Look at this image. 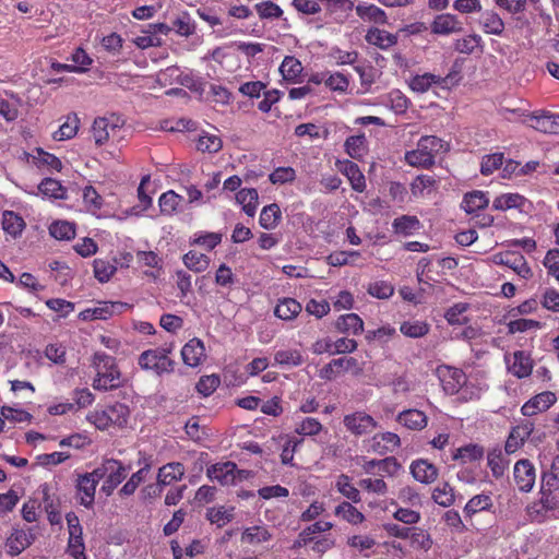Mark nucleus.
I'll use <instances>...</instances> for the list:
<instances>
[{
  "label": "nucleus",
  "mask_w": 559,
  "mask_h": 559,
  "mask_svg": "<svg viewBox=\"0 0 559 559\" xmlns=\"http://www.w3.org/2000/svg\"><path fill=\"white\" fill-rule=\"evenodd\" d=\"M92 367L95 370V378L92 383L95 390L109 391L122 384L121 372L114 357L105 353H95Z\"/></svg>",
  "instance_id": "nucleus-1"
},
{
  "label": "nucleus",
  "mask_w": 559,
  "mask_h": 559,
  "mask_svg": "<svg viewBox=\"0 0 559 559\" xmlns=\"http://www.w3.org/2000/svg\"><path fill=\"white\" fill-rule=\"evenodd\" d=\"M449 150L447 142L435 135L421 136L415 150L405 153V160L409 166L429 168L435 158Z\"/></svg>",
  "instance_id": "nucleus-2"
},
{
  "label": "nucleus",
  "mask_w": 559,
  "mask_h": 559,
  "mask_svg": "<svg viewBox=\"0 0 559 559\" xmlns=\"http://www.w3.org/2000/svg\"><path fill=\"white\" fill-rule=\"evenodd\" d=\"M170 353V347L146 349L140 354L138 364L142 370L151 371L158 377L171 373L176 362L169 357Z\"/></svg>",
  "instance_id": "nucleus-3"
},
{
  "label": "nucleus",
  "mask_w": 559,
  "mask_h": 559,
  "mask_svg": "<svg viewBox=\"0 0 559 559\" xmlns=\"http://www.w3.org/2000/svg\"><path fill=\"white\" fill-rule=\"evenodd\" d=\"M95 472H97L99 480L105 478L102 489L110 495L127 477L128 469L120 461L109 459L96 467Z\"/></svg>",
  "instance_id": "nucleus-4"
},
{
  "label": "nucleus",
  "mask_w": 559,
  "mask_h": 559,
  "mask_svg": "<svg viewBox=\"0 0 559 559\" xmlns=\"http://www.w3.org/2000/svg\"><path fill=\"white\" fill-rule=\"evenodd\" d=\"M124 126V119L111 114L105 117H98L92 126V134L97 145L105 144L110 136H114Z\"/></svg>",
  "instance_id": "nucleus-5"
},
{
  "label": "nucleus",
  "mask_w": 559,
  "mask_h": 559,
  "mask_svg": "<svg viewBox=\"0 0 559 559\" xmlns=\"http://www.w3.org/2000/svg\"><path fill=\"white\" fill-rule=\"evenodd\" d=\"M95 469L91 473L80 474L76 478V499L80 503L86 508H90L94 503L96 486L99 483Z\"/></svg>",
  "instance_id": "nucleus-6"
},
{
  "label": "nucleus",
  "mask_w": 559,
  "mask_h": 559,
  "mask_svg": "<svg viewBox=\"0 0 559 559\" xmlns=\"http://www.w3.org/2000/svg\"><path fill=\"white\" fill-rule=\"evenodd\" d=\"M343 423L346 429L355 436L370 433L378 426L376 419L365 412L348 414L344 417Z\"/></svg>",
  "instance_id": "nucleus-7"
},
{
  "label": "nucleus",
  "mask_w": 559,
  "mask_h": 559,
  "mask_svg": "<svg viewBox=\"0 0 559 559\" xmlns=\"http://www.w3.org/2000/svg\"><path fill=\"white\" fill-rule=\"evenodd\" d=\"M438 374L447 394L453 395L466 384V374L457 368L442 366L438 369Z\"/></svg>",
  "instance_id": "nucleus-8"
},
{
  "label": "nucleus",
  "mask_w": 559,
  "mask_h": 559,
  "mask_svg": "<svg viewBox=\"0 0 559 559\" xmlns=\"http://www.w3.org/2000/svg\"><path fill=\"white\" fill-rule=\"evenodd\" d=\"M557 402L554 392L544 391L531 397L521 407V413L525 417H532L548 411Z\"/></svg>",
  "instance_id": "nucleus-9"
},
{
  "label": "nucleus",
  "mask_w": 559,
  "mask_h": 559,
  "mask_svg": "<svg viewBox=\"0 0 559 559\" xmlns=\"http://www.w3.org/2000/svg\"><path fill=\"white\" fill-rule=\"evenodd\" d=\"M401 445L400 437L394 432L376 433L368 440V451L379 455L394 452Z\"/></svg>",
  "instance_id": "nucleus-10"
},
{
  "label": "nucleus",
  "mask_w": 559,
  "mask_h": 559,
  "mask_svg": "<svg viewBox=\"0 0 559 559\" xmlns=\"http://www.w3.org/2000/svg\"><path fill=\"white\" fill-rule=\"evenodd\" d=\"M39 490L43 495V504L47 513L48 521L51 525L60 524V499L56 495L53 487L49 484H43L40 485Z\"/></svg>",
  "instance_id": "nucleus-11"
},
{
  "label": "nucleus",
  "mask_w": 559,
  "mask_h": 559,
  "mask_svg": "<svg viewBox=\"0 0 559 559\" xmlns=\"http://www.w3.org/2000/svg\"><path fill=\"white\" fill-rule=\"evenodd\" d=\"M514 480L521 491L533 489L536 478L535 467L528 460H521L514 465Z\"/></svg>",
  "instance_id": "nucleus-12"
},
{
  "label": "nucleus",
  "mask_w": 559,
  "mask_h": 559,
  "mask_svg": "<svg viewBox=\"0 0 559 559\" xmlns=\"http://www.w3.org/2000/svg\"><path fill=\"white\" fill-rule=\"evenodd\" d=\"M33 530L13 528L7 538L5 548L9 555L17 556L34 542Z\"/></svg>",
  "instance_id": "nucleus-13"
},
{
  "label": "nucleus",
  "mask_w": 559,
  "mask_h": 559,
  "mask_svg": "<svg viewBox=\"0 0 559 559\" xmlns=\"http://www.w3.org/2000/svg\"><path fill=\"white\" fill-rule=\"evenodd\" d=\"M497 263L511 269L518 276L528 280L533 276V272L528 266L526 259L516 252H507L496 257Z\"/></svg>",
  "instance_id": "nucleus-14"
},
{
  "label": "nucleus",
  "mask_w": 559,
  "mask_h": 559,
  "mask_svg": "<svg viewBox=\"0 0 559 559\" xmlns=\"http://www.w3.org/2000/svg\"><path fill=\"white\" fill-rule=\"evenodd\" d=\"M451 75L442 78L432 73H424L413 76L409 81V87L416 93H426L433 85H438L443 88L449 87Z\"/></svg>",
  "instance_id": "nucleus-15"
},
{
  "label": "nucleus",
  "mask_w": 559,
  "mask_h": 559,
  "mask_svg": "<svg viewBox=\"0 0 559 559\" xmlns=\"http://www.w3.org/2000/svg\"><path fill=\"white\" fill-rule=\"evenodd\" d=\"M237 465L233 462H224L211 465L206 475L211 480H215L221 485H231L236 479Z\"/></svg>",
  "instance_id": "nucleus-16"
},
{
  "label": "nucleus",
  "mask_w": 559,
  "mask_h": 559,
  "mask_svg": "<svg viewBox=\"0 0 559 559\" xmlns=\"http://www.w3.org/2000/svg\"><path fill=\"white\" fill-rule=\"evenodd\" d=\"M534 430L533 423L525 421L523 424L518 425L514 427L506 442L504 450L507 453H514L518 449H520L525 440L528 439V437L532 435Z\"/></svg>",
  "instance_id": "nucleus-17"
},
{
  "label": "nucleus",
  "mask_w": 559,
  "mask_h": 559,
  "mask_svg": "<svg viewBox=\"0 0 559 559\" xmlns=\"http://www.w3.org/2000/svg\"><path fill=\"white\" fill-rule=\"evenodd\" d=\"M332 527L333 523L328 521H318L309 525L298 534L297 539L294 542V547L301 548L308 546L313 537L330 533Z\"/></svg>",
  "instance_id": "nucleus-18"
},
{
  "label": "nucleus",
  "mask_w": 559,
  "mask_h": 559,
  "mask_svg": "<svg viewBox=\"0 0 559 559\" xmlns=\"http://www.w3.org/2000/svg\"><path fill=\"white\" fill-rule=\"evenodd\" d=\"M183 362L189 367H198L205 358L204 344L199 338H192L181 349Z\"/></svg>",
  "instance_id": "nucleus-19"
},
{
  "label": "nucleus",
  "mask_w": 559,
  "mask_h": 559,
  "mask_svg": "<svg viewBox=\"0 0 559 559\" xmlns=\"http://www.w3.org/2000/svg\"><path fill=\"white\" fill-rule=\"evenodd\" d=\"M530 126L537 131L559 134V114H533L530 116Z\"/></svg>",
  "instance_id": "nucleus-20"
},
{
  "label": "nucleus",
  "mask_w": 559,
  "mask_h": 559,
  "mask_svg": "<svg viewBox=\"0 0 559 559\" xmlns=\"http://www.w3.org/2000/svg\"><path fill=\"white\" fill-rule=\"evenodd\" d=\"M431 31L438 35H450L463 31L462 23L452 14L438 15L431 25Z\"/></svg>",
  "instance_id": "nucleus-21"
},
{
  "label": "nucleus",
  "mask_w": 559,
  "mask_h": 559,
  "mask_svg": "<svg viewBox=\"0 0 559 559\" xmlns=\"http://www.w3.org/2000/svg\"><path fill=\"white\" fill-rule=\"evenodd\" d=\"M185 473L186 468L181 463H167L158 469L157 483L158 485L169 486L170 484L180 480Z\"/></svg>",
  "instance_id": "nucleus-22"
},
{
  "label": "nucleus",
  "mask_w": 559,
  "mask_h": 559,
  "mask_svg": "<svg viewBox=\"0 0 559 559\" xmlns=\"http://www.w3.org/2000/svg\"><path fill=\"white\" fill-rule=\"evenodd\" d=\"M411 473L416 480L423 484H430L435 481L438 476L437 467L426 460L413 462L411 465Z\"/></svg>",
  "instance_id": "nucleus-23"
},
{
  "label": "nucleus",
  "mask_w": 559,
  "mask_h": 559,
  "mask_svg": "<svg viewBox=\"0 0 559 559\" xmlns=\"http://www.w3.org/2000/svg\"><path fill=\"white\" fill-rule=\"evenodd\" d=\"M508 365L509 371L520 379L528 377L533 369L530 356L522 350L515 352L512 361L510 359L508 360Z\"/></svg>",
  "instance_id": "nucleus-24"
},
{
  "label": "nucleus",
  "mask_w": 559,
  "mask_h": 559,
  "mask_svg": "<svg viewBox=\"0 0 559 559\" xmlns=\"http://www.w3.org/2000/svg\"><path fill=\"white\" fill-rule=\"evenodd\" d=\"M365 39L368 44L380 49H389L397 43V36L380 28H371L367 32Z\"/></svg>",
  "instance_id": "nucleus-25"
},
{
  "label": "nucleus",
  "mask_w": 559,
  "mask_h": 559,
  "mask_svg": "<svg viewBox=\"0 0 559 559\" xmlns=\"http://www.w3.org/2000/svg\"><path fill=\"white\" fill-rule=\"evenodd\" d=\"M272 535L266 526L253 525L247 527L241 534V543L248 545H260L271 539Z\"/></svg>",
  "instance_id": "nucleus-26"
},
{
  "label": "nucleus",
  "mask_w": 559,
  "mask_h": 559,
  "mask_svg": "<svg viewBox=\"0 0 559 559\" xmlns=\"http://www.w3.org/2000/svg\"><path fill=\"white\" fill-rule=\"evenodd\" d=\"M236 201L248 216H254L259 203V194L254 188L241 189L236 194Z\"/></svg>",
  "instance_id": "nucleus-27"
},
{
  "label": "nucleus",
  "mask_w": 559,
  "mask_h": 559,
  "mask_svg": "<svg viewBox=\"0 0 559 559\" xmlns=\"http://www.w3.org/2000/svg\"><path fill=\"white\" fill-rule=\"evenodd\" d=\"M489 203V198L486 192L475 190L464 195L462 207L468 213H475L479 210L485 209Z\"/></svg>",
  "instance_id": "nucleus-28"
},
{
  "label": "nucleus",
  "mask_w": 559,
  "mask_h": 559,
  "mask_svg": "<svg viewBox=\"0 0 559 559\" xmlns=\"http://www.w3.org/2000/svg\"><path fill=\"white\" fill-rule=\"evenodd\" d=\"M336 329L341 333L358 335L364 330V322L358 314L347 313L337 319Z\"/></svg>",
  "instance_id": "nucleus-29"
},
{
  "label": "nucleus",
  "mask_w": 559,
  "mask_h": 559,
  "mask_svg": "<svg viewBox=\"0 0 559 559\" xmlns=\"http://www.w3.org/2000/svg\"><path fill=\"white\" fill-rule=\"evenodd\" d=\"M487 464L492 473V476L495 478H500L504 475V472L509 466V460L501 449L496 448L488 452Z\"/></svg>",
  "instance_id": "nucleus-30"
},
{
  "label": "nucleus",
  "mask_w": 559,
  "mask_h": 559,
  "mask_svg": "<svg viewBox=\"0 0 559 559\" xmlns=\"http://www.w3.org/2000/svg\"><path fill=\"white\" fill-rule=\"evenodd\" d=\"M397 420L403 426L413 430H420L427 426V416L418 409H408L400 413Z\"/></svg>",
  "instance_id": "nucleus-31"
},
{
  "label": "nucleus",
  "mask_w": 559,
  "mask_h": 559,
  "mask_svg": "<svg viewBox=\"0 0 559 559\" xmlns=\"http://www.w3.org/2000/svg\"><path fill=\"white\" fill-rule=\"evenodd\" d=\"M83 204L86 212L97 216L103 209L104 199L93 186H85L82 190Z\"/></svg>",
  "instance_id": "nucleus-32"
},
{
  "label": "nucleus",
  "mask_w": 559,
  "mask_h": 559,
  "mask_svg": "<svg viewBox=\"0 0 559 559\" xmlns=\"http://www.w3.org/2000/svg\"><path fill=\"white\" fill-rule=\"evenodd\" d=\"M357 15L364 20L369 22H374L378 24L386 23V14L379 7L371 3H360L356 8Z\"/></svg>",
  "instance_id": "nucleus-33"
},
{
  "label": "nucleus",
  "mask_w": 559,
  "mask_h": 559,
  "mask_svg": "<svg viewBox=\"0 0 559 559\" xmlns=\"http://www.w3.org/2000/svg\"><path fill=\"white\" fill-rule=\"evenodd\" d=\"M301 305L294 298H283L274 309V314L282 320H293L301 311Z\"/></svg>",
  "instance_id": "nucleus-34"
},
{
  "label": "nucleus",
  "mask_w": 559,
  "mask_h": 559,
  "mask_svg": "<svg viewBox=\"0 0 559 559\" xmlns=\"http://www.w3.org/2000/svg\"><path fill=\"white\" fill-rule=\"evenodd\" d=\"M342 171L348 178L352 188L355 191L362 192L366 189L365 176L360 171L357 164L353 162H346L342 167Z\"/></svg>",
  "instance_id": "nucleus-35"
},
{
  "label": "nucleus",
  "mask_w": 559,
  "mask_h": 559,
  "mask_svg": "<svg viewBox=\"0 0 559 559\" xmlns=\"http://www.w3.org/2000/svg\"><path fill=\"white\" fill-rule=\"evenodd\" d=\"M206 519L217 527H223L234 519V508L224 506L210 508Z\"/></svg>",
  "instance_id": "nucleus-36"
},
{
  "label": "nucleus",
  "mask_w": 559,
  "mask_h": 559,
  "mask_svg": "<svg viewBox=\"0 0 559 559\" xmlns=\"http://www.w3.org/2000/svg\"><path fill=\"white\" fill-rule=\"evenodd\" d=\"M392 227L396 234L409 236L419 230L421 225L416 216L402 215L393 221Z\"/></svg>",
  "instance_id": "nucleus-37"
},
{
  "label": "nucleus",
  "mask_w": 559,
  "mask_h": 559,
  "mask_svg": "<svg viewBox=\"0 0 559 559\" xmlns=\"http://www.w3.org/2000/svg\"><path fill=\"white\" fill-rule=\"evenodd\" d=\"M525 198L519 193H504L498 195L493 202L492 207L497 211H507L510 209H520L524 205Z\"/></svg>",
  "instance_id": "nucleus-38"
},
{
  "label": "nucleus",
  "mask_w": 559,
  "mask_h": 559,
  "mask_svg": "<svg viewBox=\"0 0 559 559\" xmlns=\"http://www.w3.org/2000/svg\"><path fill=\"white\" fill-rule=\"evenodd\" d=\"M282 218V212L276 203H272L262 209L260 214V225L264 229H274Z\"/></svg>",
  "instance_id": "nucleus-39"
},
{
  "label": "nucleus",
  "mask_w": 559,
  "mask_h": 559,
  "mask_svg": "<svg viewBox=\"0 0 559 559\" xmlns=\"http://www.w3.org/2000/svg\"><path fill=\"white\" fill-rule=\"evenodd\" d=\"M492 507V499L487 493L476 495L468 500L464 508L466 516H473L474 514L489 510Z\"/></svg>",
  "instance_id": "nucleus-40"
},
{
  "label": "nucleus",
  "mask_w": 559,
  "mask_h": 559,
  "mask_svg": "<svg viewBox=\"0 0 559 559\" xmlns=\"http://www.w3.org/2000/svg\"><path fill=\"white\" fill-rule=\"evenodd\" d=\"M283 79L289 82H296L302 72L301 62L293 56H286L280 67Z\"/></svg>",
  "instance_id": "nucleus-41"
},
{
  "label": "nucleus",
  "mask_w": 559,
  "mask_h": 559,
  "mask_svg": "<svg viewBox=\"0 0 559 559\" xmlns=\"http://www.w3.org/2000/svg\"><path fill=\"white\" fill-rule=\"evenodd\" d=\"M111 426L123 427L130 415L129 407L122 403H115L106 407Z\"/></svg>",
  "instance_id": "nucleus-42"
},
{
  "label": "nucleus",
  "mask_w": 559,
  "mask_h": 559,
  "mask_svg": "<svg viewBox=\"0 0 559 559\" xmlns=\"http://www.w3.org/2000/svg\"><path fill=\"white\" fill-rule=\"evenodd\" d=\"M183 198L175 191L169 190L159 197L158 203L160 212L165 215H173L179 209Z\"/></svg>",
  "instance_id": "nucleus-43"
},
{
  "label": "nucleus",
  "mask_w": 559,
  "mask_h": 559,
  "mask_svg": "<svg viewBox=\"0 0 559 559\" xmlns=\"http://www.w3.org/2000/svg\"><path fill=\"white\" fill-rule=\"evenodd\" d=\"M335 514L350 524L357 525L365 521V515L349 502H342L335 508Z\"/></svg>",
  "instance_id": "nucleus-44"
},
{
  "label": "nucleus",
  "mask_w": 559,
  "mask_h": 559,
  "mask_svg": "<svg viewBox=\"0 0 559 559\" xmlns=\"http://www.w3.org/2000/svg\"><path fill=\"white\" fill-rule=\"evenodd\" d=\"M335 487L342 496L354 503H358L360 501L359 490L352 484L350 478L347 475H340L336 479Z\"/></svg>",
  "instance_id": "nucleus-45"
},
{
  "label": "nucleus",
  "mask_w": 559,
  "mask_h": 559,
  "mask_svg": "<svg viewBox=\"0 0 559 559\" xmlns=\"http://www.w3.org/2000/svg\"><path fill=\"white\" fill-rule=\"evenodd\" d=\"M185 265L197 273L205 271L210 265V258L197 251H189L183 255Z\"/></svg>",
  "instance_id": "nucleus-46"
},
{
  "label": "nucleus",
  "mask_w": 559,
  "mask_h": 559,
  "mask_svg": "<svg viewBox=\"0 0 559 559\" xmlns=\"http://www.w3.org/2000/svg\"><path fill=\"white\" fill-rule=\"evenodd\" d=\"M49 234L57 240H70L75 236V227L70 222L57 221L49 226Z\"/></svg>",
  "instance_id": "nucleus-47"
},
{
  "label": "nucleus",
  "mask_w": 559,
  "mask_h": 559,
  "mask_svg": "<svg viewBox=\"0 0 559 559\" xmlns=\"http://www.w3.org/2000/svg\"><path fill=\"white\" fill-rule=\"evenodd\" d=\"M25 223L21 216L14 212L7 211L2 215V228L12 236L20 235L24 229Z\"/></svg>",
  "instance_id": "nucleus-48"
},
{
  "label": "nucleus",
  "mask_w": 559,
  "mask_h": 559,
  "mask_svg": "<svg viewBox=\"0 0 559 559\" xmlns=\"http://www.w3.org/2000/svg\"><path fill=\"white\" fill-rule=\"evenodd\" d=\"M150 464H146L144 467L140 468L138 472L133 473L129 480L122 486L119 493L121 496H131L135 492L136 488L141 483H143L150 472Z\"/></svg>",
  "instance_id": "nucleus-49"
},
{
  "label": "nucleus",
  "mask_w": 559,
  "mask_h": 559,
  "mask_svg": "<svg viewBox=\"0 0 559 559\" xmlns=\"http://www.w3.org/2000/svg\"><path fill=\"white\" fill-rule=\"evenodd\" d=\"M383 104L389 106L394 112L402 114L408 107V99L401 91L393 90L383 97Z\"/></svg>",
  "instance_id": "nucleus-50"
},
{
  "label": "nucleus",
  "mask_w": 559,
  "mask_h": 559,
  "mask_svg": "<svg viewBox=\"0 0 559 559\" xmlns=\"http://www.w3.org/2000/svg\"><path fill=\"white\" fill-rule=\"evenodd\" d=\"M79 129V119L74 116H69L67 120L59 127V129L53 133V139L56 141H63L72 139Z\"/></svg>",
  "instance_id": "nucleus-51"
},
{
  "label": "nucleus",
  "mask_w": 559,
  "mask_h": 559,
  "mask_svg": "<svg viewBox=\"0 0 559 559\" xmlns=\"http://www.w3.org/2000/svg\"><path fill=\"white\" fill-rule=\"evenodd\" d=\"M483 27L486 33L500 35L504 29L502 19L493 11H487L483 14Z\"/></svg>",
  "instance_id": "nucleus-52"
},
{
  "label": "nucleus",
  "mask_w": 559,
  "mask_h": 559,
  "mask_svg": "<svg viewBox=\"0 0 559 559\" xmlns=\"http://www.w3.org/2000/svg\"><path fill=\"white\" fill-rule=\"evenodd\" d=\"M335 544V536L332 533H328L313 537V539L309 542L308 546H310L311 550L316 554L323 555L334 548Z\"/></svg>",
  "instance_id": "nucleus-53"
},
{
  "label": "nucleus",
  "mask_w": 559,
  "mask_h": 559,
  "mask_svg": "<svg viewBox=\"0 0 559 559\" xmlns=\"http://www.w3.org/2000/svg\"><path fill=\"white\" fill-rule=\"evenodd\" d=\"M223 146L221 138L216 134L202 133L197 143V147L201 152L216 153Z\"/></svg>",
  "instance_id": "nucleus-54"
},
{
  "label": "nucleus",
  "mask_w": 559,
  "mask_h": 559,
  "mask_svg": "<svg viewBox=\"0 0 559 559\" xmlns=\"http://www.w3.org/2000/svg\"><path fill=\"white\" fill-rule=\"evenodd\" d=\"M400 331L408 337H421L429 331V325L424 321H406L400 326Z\"/></svg>",
  "instance_id": "nucleus-55"
},
{
  "label": "nucleus",
  "mask_w": 559,
  "mask_h": 559,
  "mask_svg": "<svg viewBox=\"0 0 559 559\" xmlns=\"http://www.w3.org/2000/svg\"><path fill=\"white\" fill-rule=\"evenodd\" d=\"M323 429L322 424L312 417L302 419L295 428V432L304 437H313L319 435Z\"/></svg>",
  "instance_id": "nucleus-56"
},
{
  "label": "nucleus",
  "mask_w": 559,
  "mask_h": 559,
  "mask_svg": "<svg viewBox=\"0 0 559 559\" xmlns=\"http://www.w3.org/2000/svg\"><path fill=\"white\" fill-rule=\"evenodd\" d=\"M274 359L276 364L287 366H299L304 362L302 355L297 349L278 350Z\"/></svg>",
  "instance_id": "nucleus-57"
},
{
  "label": "nucleus",
  "mask_w": 559,
  "mask_h": 559,
  "mask_svg": "<svg viewBox=\"0 0 559 559\" xmlns=\"http://www.w3.org/2000/svg\"><path fill=\"white\" fill-rule=\"evenodd\" d=\"M432 499L439 506L450 507L454 502L453 488L447 483L436 487Z\"/></svg>",
  "instance_id": "nucleus-58"
},
{
  "label": "nucleus",
  "mask_w": 559,
  "mask_h": 559,
  "mask_svg": "<svg viewBox=\"0 0 559 559\" xmlns=\"http://www.w3.org/2000/svg\"><path fill=\"white\" fill-rule=\"evenodd\" d=\"M258 15L261 19H278L283 15V10L272 1H262L254 5Z\"/></svg>",
  "instance_id": "nucleus-59"
},
{
  "label": "nucleus",
  "mask_w": 559,
  "mask_h": 559,
  "mask_svg": "<svg viewBox=\"0 0 559 559\" xmlns=\"http://www.w3.org/2000/svg\"><path fill=\"white\" fill-rule=\"evenodd\" d=\"M436 180L427 175L416 177L411 183L412 193L415 197H423L426 192H430L435 186Z\"/></svg>",
  "instance_id": "nucleus-60"
},
{
  "label": "nucleus",
  "mask_w": 559,
  "mask_h": 559,
  "mask_svg": "<svg viewBox=\"0 0 559 559\" xmlns=\"http://www.w3.org/2000/svg\"><path fill=\"white\" fill-rule=\"evenodd\" d=\"M365 135H353L345 141V150L353 158H360L365 153Z\"/></svg>",
  "instance_id": "nucleus-61"
},
{
  "label": "nucleus",
  "mask_w": 559,
  "mask_h": 559,
  "mask_svg": "<svg viewBox=\"0 0 559 559\" xmlns=\"http://www.w3.org/2000/svg\"><path fill=\"white\" fill-rule=\"evenodd\" d=\"M39 191L49 198L62 199L64 197V190L59 181L46 178L38 186Z\"/></svg>",
  "instance_id": "nucleus-62"
},
{
  "label": "nucleus",
  "mask_w": 559,
  "mask_h": 559,
  "mask_svg": "<svg viewBox=\"0 0 559 559\" xmlns=\"http://www.w3.org/2000/svg\"><path fill=\"white\" fill-rule=\"evenodd\" d=\"M116 266L105 260L97 259L94 261V274L100 283H106L116 272Z\"/></svg>",
  "instance_id": "nucleus-63"
},
{
  "label": "nucleus",
  "mask_w": 559,
  "mask_h": 559,
  "mask_svg": "<svg viewBox=\"0 0 559 559\" xmlns=\"http://www.w3.org/2000/svg\"><path fill=\"white\" fill-rule=\"evenodd\" d=\"M540 305L548 311L559 312V292L546 288L540 296Z\"/></svg>",
  "instance_id": "nucleus-64"
}]
</instances>
